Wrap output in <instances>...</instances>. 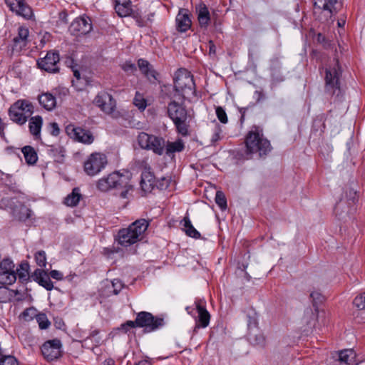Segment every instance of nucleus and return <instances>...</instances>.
Masks as SVG:
<instances>
[{
	"label": "nucleus",
	"mask_w": 365,
	"mask_h": 365,
	"mask_svg": "<svg viewBox=\"0 0 365 365\" xmlns=\"http://www.w3.org/2000/svg\"><path fill=\"white\" fill-rule=\"evenodd\" d=\"M96 187L101 192H108L114 189L115 195L122 199H128L129 192L133 190V186L128 176L120 174L119 172H113L99 179Z\"/></svg>",
	"instance_id": "obj_1"
},
{
	"label": "nucleus",
	"mask_w": 365,
	"mask_h": 365,
	"mask_svg": "<svg viewBox=\"0 0 365 365\" xmlns=\"http://www.w3.org/2000/svg\"><path fill=\"white\" fill-rule=\"evenodd\" d=\"M245 153L247 155L258 154L263 158L272 150L269 140L264 137L262 130L258 126H253L245 138Z\"/></svg>",
	"instance_id": "obj_2"
},
{
	"label": "nucleus",
	"mask_w": 365,
	"mask_h": 365,
	"mask_svg": "<svg viewBox=\"0 0 365 365\" xmlns=\"http://www.w3.org/2000/svg\"><path fill=\"white\" fill-rule=\"evenodd\" d=\"M334 61L332 65L330 64L325 68L324 92L330 98H334V101H336L339 100L341 96L340 78L342 74V69L339 60L334 58Z\"/></svg>",
	"instance_id": "obj_3"
},
{
	"label": "nucleus",
	"mask_w": 365,
	"mask_h": 365,
	"mask_svg": "<svg viewBox=\"0 0 365 365\" xmlns=\"http://www.w3.org/2000/svg\"><path fill=\"white\" fill-rule=\"evenodd\" d=\"M149 225L145 219H139L133 222L128 228H123L118 232V242L123 247H129L142 239V235Z\"/></svg>",
	"instance_id": "obj_4"
},
{
	"label": "nucleus",
	"mask_w": 365,
	"mask_h": 365,
	"mask_svg": "<svg viewBox=\"0 0 365 365\" xmlns=\"http://www.w3.org/2000/svg\"><path fill=\"white\" fill-rule=\"evenodd\" d=\"M167 114L173 121L178 133L183 136L188 135V112L183 103L175 100L170 101L167 106Z\"/></svg>",
	"instance_id": "obj_5"
},
{
	"label": "nucleus",
	"mask_w": 365,
	"mask_h": 365,
	"mask_svg": "<svg viewBox=\"0 0 365 365\" xmlns=\"http://www.w3.org/2000/svg\"><path fill=\"white\" fill-rule=\"evenodd\" d=\"M174 88L175 91L180 93L183 100L191 101L196 96L193 76L185 68H180L175 73Z\"/></svg>",
	"instance_id": "obj_6"
},
{
	"label": "nucleus",
	"mask_w": 365,
	"mask_h": 365,
	"mask_svg": "<svg viewBox=\"0 0 365 365\" xmlns=\"http://www.w3.org/2000/svg\"><path fill=\"white\" fill-rule=\"evenodd\" d=\"M34 112L33 104L25 99L16 101L8 110L10 120L19 125H24Z\"/></svg>",
	"instance_id": "obj_7"
},
{
	"label": "nucleus",
	"mask_w": 365,
	"mask_h": 365,
	"mask_svg": "<svg viewBox=\"0 0 365 365\" xmlns=\"http://www.w3.org/2000/svg\"><path fill=\"white\" fill-rule=\"evenodd\" d=\"M93 103L113 118H124L128 112L125 110H117L116 102L113 96L106 91H101L96 96Z\"/></svg>",
	"instance_id": "obj_8"
},
{
	"label": "nucleus",
	"mask_w": 365,
	"mask_h": 365,
	"mask_svg": "<svg viewBox=\"0 0 365 365\" xmlns=\"http://www.w3.org/2000/svg\"><path fill=\"white\" fill-rule=\"evenodd\" d=\"M138 143L142 149L152 150L158 155L164 153L165 140L162 137L141 132L138 136Z\"/></svg>",
	"instance_id": "obj_9"
},
{
	"label": "nucleus",
	"mask_w": 365,
	"mask_h": 365,
	"mask_svg": "<svg viewBox=\"0 0 365 365\" xmlns=\"http://www.w3.org/2000/svg\"><path fill=\"white\" fill-rule=\"evenodd\" d=\"M138 327L143 328L144 332H152L163 327L165 324L164 319L156 317L148 312H139L135 318Z\"/></svg>",
	"instance_id": "obj_10"
},
{
	"label": "nucleus",
	"mask_w": 365,
	"mask_h": 365,
	"mask_svg": "<svg viewBox=\"0 0 365 365\" xmlns=\"http://www.w3.org/2000/svg\"><path fill=\"white\" fill-rule=\"evenodd\" d=\"M107 163L106 155L99 153H92L84 163V171L90 176L96 175L105 168Z\"/></svg>",
	"instance_id": "obj_11"
},
{
	"label": "nucleus",
	"mask_w": 365,
	"mask_h": 365,
	"mask_svg": "<svg viewBox=\"0 0 365 365\" xmlns=\"http://www.w3.org/2000/svg\"><path fill=\"white\" fill-rule=\"evenodd\" d=\"M65 130L67 135L75 141L86 145H90L94 141V136L88 130L69 124L66 127Z\"/></svg>",
	"instance_id": "obj_12"
},
{
	"label": "nucleus",
	"mask_w": 365,
	"mask_h": 365,
	"mask_svg": "<svg viewBox=\"0 0 365 365\" xmlns=\"http://www.w3.org/2000/svg\"><path fill=\"white\" fill-rule=\"evenodd\" d=\"M59 54L57 51H48L46 56L37 61L38 67L48 73H57L59 71Z\"/></svg>",
	"instance_id": "obj_13"
},
{
	"label": "nucleus",
	"mask_w": 365,
	"mask_h": 365,
	"mask_svg": "<svg viewBox=\"0 0 365 365\" xmlns=\"http://www.w3.org/2000/svg\"><path fill=\"white\" fill-rule=\"evenodd\" d=\"M16 280L14 264L9 259H4L0 262V283L12 284Z\"/></svg>",
	"instance_id": "obj_14"
},
{
	"label": "nucleus",
	"mask_w": 365,
	"mask_h": 365,
	"mask_svg": "<svg viewBox=\"0 0 365 365\" xmlns=\"http://www.w3.org/2000/svg\"><path fill=\"white\" fill-rule=\"evenodd\" d=\"M92 21L88 16H81L73 21L69 26L71 34L79 36L90 33L92 30Z\"/></svg>",
	"instance_id": "obj_15"
},
{
	"label": "nucleus",
	"mask_w": 365,
	"mask_h": 365,
	"mask_svg": "<svg viewBox=\"0 0 365 365\" xmlns=\"http://www.w3.org/2000/svg\"><path fill=\"white\" fill-rule=\"evenodd\" d=\"M61 343L55 339L46 341L41 346V352L47 361H53L61 356Z\"/></svg>",
	"instance_id": "obj_16"
},
{
	"label": "nucleus",
	"mask_w": 365,
	"mask_h": 365,
	"mask_svg": "<svg viewBox=\"0 0 365 365\" xmlns=\"http://www.w3.org/2000/svg\"><path fill=\"white\" fill-rule=\"evenodd\" d=\"M5 3L10 10L16 12V14L26 19L31 18L33 15L32 9L26 3L25 0H5Z\"/></svg>",
	"instance_id": "obj_17"
},
{
	"label": "nucleus",
	"mask_w": 365,
	"mask_h": 365,
	"mask_svg": "<svg viewBox=\"0 0 365 365\" xmlns=\"http://www.w3.org/2000/svg\"><path fill=\"white\" fill-rule=\"evenodd\" d=\"M11 214L15 220L25 222L31 217V210L28 208L24 203L18 200L14 202L13 200H11Z\"/></svg>",
	"instance_id": "obj_18"
},
{
	"label": "nucleus",
	"mask_w": 365,
	"mask_h": 365,
	"mask_svg": "<svg viewBox=\"0 0 365 365\" xmlns=\"http://www.w3.org/2000/svg\"><path fill=\"white\" fill-rule=\"evenodd\" d=\"M33 281L38 283L48 291L53 289V283L51 280L50 276L46 270L43 269H36L31 274Z\"/></svg>",
	"instance_id": "obj_19"
},
{
	"label": "nucleus",
	"mask_w": 365,
	"mask_h": 365,
	"mask_svg": "<svg viewBox=\"0 0 365 365\" xmlns=\"http://www.w3.org/2000/svg\"><path fill=\"white\" fill-rule=\"evenodd\" d=\"M175 22L178 31L182 33L188 31L192 25L188 11L184 9H180L176 16Z\"/></svg>",
	"instance_id": "obj_20"
},
{
	"label": "nucleus",
	"mask_w": 365,
	"mask_h": 365,
	"mask_svg": "<svg viewBox=\"0 0 365 365\" xmlns=\"http://www.w3.org/2000/svg\"><path fill=\"white\" fill-rule=\"evenodd\" d=\"M197 14V21L201 29L207 30L209 25L212 23V16H210L208 8L205 4H200L196 6Z\"/></svg>",
	"instance_id": "obj_21"
},
{
	"label": "nucleus",
	"mask_w": 365,
	"mask_h": 365,
	"mask_svg": "<svg viewBox=\"0 0 365 365\" xmlns=\"http://www.w3.org/2000/svg\"><path fill=\"white\" fill-rule=\"evenodd\" d=\"M195 304L198 316L195 329L205 328L209 325L210 314L206 309L205 307L201 304L200 302H196Z\"/></svg>",
	"instance_id": "obj_22"
},
{
	"label": "nucleus",
	"mask_w": 365,
	"mask_h": 365,
	"mask_svg": "<svg viewBox=\"0 0 365 365\" xmlns=\"http://www.w3.org/2000/svg\"><path fill=\"white\" fill-rule=\"evenodd\" d=\"M138 66L142 73L150 81L154 83L158 80V73L153 68V66L145 59H139Z\"/></svg>",
	"instance_id": "obj_23"
},
{
	"label": "nucleus",
	"mask_w": 365,
	"mask_h": 365,
	"mask_svg": "<svg viewBox=\"0 0 365 365\" xmlns=\"http://www.w3.org/2000/svg\"><path fill=\"white\" fill-rule=\"evenodd\" d=\"M29 34V29L26 26H19L18 34L13 39V49H21L27 45Z\"/></svg>",
	"instance_id": "obj_24"
},
{
	"label": "nucleus",
	"mask_w": 365,
	"mask_h": 365,
	"mask_svg": "<svg viewBox=\"0 0 365 365\" xmlns=\"http://www.w3.org/2000/svg\"><path fill=\"white\" fill-rule=\"evenodd\" d=\"M140 187L142 190L147 193L150 192L155 186L154 175L148 170H145L141 174Z\"/></svg>",
	"instance_id": "obj_25"
},
{
	"label": "nucleus",
	"mask_w": 365,
	"mask_h": 365,
	"mask_svg": "<svg viewBox=\"0 0 365 365\" xmlns=\"http://www.w3.org/2000/svg\"><path fill=\"white\" fill-rule=\"evenodd\" d=\"M115 11L120 17L131 16L133 9L130 0H114Z\"/></svg>",
	"instance_id": "obj_26"
},
{
	"label": "nucleus",
	"mask_w": 365,
	"mask_h": 365,
	"mask_svg": "<svg viewBox=\"0 0 365 365\" xmlns=\"http://www.w3.org/2000/svg\"><path fill=\"white\" fill-rule=\"evenodd\" d=\"M338 0H314V9L327 11L330 16L336 13V4Z\"/></svg>",
	"instance_id": "obj_27"
},
{
	"label": "nucleus",
	"mask_w": 365,
	"mask_h": 365,
	"mask_svg": "<svg viewBox=\"0 0 365 365\" xmlns=\"http://www.w3.org/2000/svg\"><path fill=\"white\" fill-rule=\"evenodd\" d=\"M43 125V119L40 115L31 117L29 119V128L31 134L35 139L41 138V130Z\"/></svg>",
	"instance_id": "obj_28"
},
{
	"label": "nucleus",
	"mask_w": 365,
	"mask_h": 365,
	"mask_svg": "<svg viewBox=\"0 0 365 365\" xmlns=\"http://www.w3.org/2000/svg\"><path fill=\"white\" fill-rule=\"evenodd\" d=\"M38 99L40 105L47 110H51L56 107V98L50 93H42Z\"/></svg>",
	"instance_id": "obj_29"
},
{
	"label": "nucleus",
	"mask_w": 365,
	"mask_h": 365,
	"mask_svg": "<svg viewBox=\"0 0 365 365\" xmlns=\"http://www.w3.org/2000/svg\"><path fill=\"white\" fill-rule=\"evenodd\" d=\"M180 224L183 226V230L187 236L195 239L200 238V233L192 226L188 215L183 217Z\"/></svg>",
	"instance_id": "obj_30"
},
{
	"label": "nucleus",
	"mask_w": 365,
	"mask_h": 365,
	"mask_svg": "<svg viewBox=\"0 0 365 365\" xmlns=\"http://www.w3.org/2000/svg\"><path fill=\"white\" fill-rule=\"evenodd\" d=\"M49 155L53 158L54 160L58 163H63L66 150L59 145H52L48 150Z\"/></svg>",
	"instance_id": "obj_31"
},
{
	"label": "nucleus",
	"mask_w": 365,
	"mask_h": 365,
	"mask_svg": "<svg viewBox=\"0 0 365 365\" xmlns=\"http://www.w3.org/2000/svg\"><path fill=\"white\" fill-rule=\"evenodd\" d=\"M185 148V144L181 139H178L175 142L168 141L165 143V153L167 155L170 156L175 153L182 152Z\"/></svg>",
	"instance_id": "obj_32"
},
{
	"label": "nucleus",
	"mask_w": 365,
	"mask_h": 365,
	"mask_svg": "<svg viewBox=\"0 0 365 365\" xmlns=\"http://www.w3.org/2000/svg\"><path fill=\"white\" fill-rule=\"evenodd\" d=\"M21 152L24 154L25 160L29 165H34L38 160V155L35 149L30 146L26 145L22 148Z\"/></svg>",
	"instance_id": "obj_33"
},
{
	"label": "nucleus",
	"mask_w": 365,
	"mask_h": 365,
	"mask_svg": "<svg viewBox=\"0 0 365 365\" xmlns=\"http://www.w3.org/2000/svg\"><path fill=\"white\" fill-rule=\"evenodd\" d=\"M81 198L80 190L78 187L73 189L72 192L69 194L64 200V203L70 207L76 206Z\"/></svg>",
	"instance_id": "obj_34"
},
{
	"label": "nucleus",
	"mask_w": 365,
	"mask_h": 365,
	"mask_svg": "<svg viewBox=\"0 0 365 365\" xmlns=\"http://www.w3.org/2000/svg\"><path fill=\"white\" fill-rule=\"evenodd\" d=\"M327 117L324 113H321L317 115L313 120L312 129L313 130L317 132L320 131V133H323L325 130V121Z\"/></svg>",
	"instance_id": "obj_35"
},
{
	"label": "nucleus",
	"mask_w": 365,
	"mask_h": 365,
	"mask_svg": "<svg viewBox=\"0 0 365 365\" xmlns=\"http://www.w3.org/2000/svg\"><path fill=\"white\" fill-rule=\"evenodd\" d=\"M29 269V264L27 262L20 264L19 268H17L16 272V277H19V281L24 282L29 280L31 277Z\"/></svg>",
	"instance_id": "obj_36"
},
{
	"label": "nucleus",
	"mask_w": 365,
	"mask_h": 365,
	"mask_svg": "<svg viewBox=\"0 0 365 365\" xmlns=\"http://www.w3.org/2000/svg\"><path fill=\"white\" fill-rule=\"evenodd\" d=\"M356 357V353L352 349H344L339 352V361L346 364H350Z\"/></svg>",
	"instance_id": "obj_37"
},
{
	"label": "nucleus",
	"mask_w": 365,
	"mask_h": 365,
	"mask_svg": "<svg viewBox=\"0 0 365 365\" xmlns=\"http://www.w3.org/2000/svg\"><path fill=\"white\" fill-rule=\"evenodd\" d=\"M249 340L251 344L259 346H263L265 342L264 336L259 331L255 334L250 332L249 334Z\"/></svg>",
	"instance_id": "obj_38"
},
{
	"label": "nucleus",
	"mask_w": 365,
	"mask_h": 365,
	"mask_svg": "<svg viewBox=\"0 0 365 365\" xmlns=\"http://www.w3.org/2000/svg\"><path fill=\"white\" fill-rule=\"evenodd\" d=\"M133 104L140 110L143 111L147 107V101L139 92H136L133 98Z\"/></svg>",
	"instance_id": "obj_39"
},
{
	"label": "nucleus",
	"mask_w": 365,
	"mask_h": 365,
	"mask_svg": "<svg viewBox=\"0 0 365 365\" xmlns=\"http://www.w3.org/2000/svg\"><path fill=\"white\" fill-rule=\"evenodd\" d=\"M36 319L41 329H46L51 325L50 321L44 313H38Z\"/></svg>",
	"instance_id": "obj_40"
},
{
	"label": "nucleus",
	"mask_w": 365,
	"mask_h": 365,
	"mask_svg": "<svg viewBox=\"0 0 365 365\" xmlns=\"http://www.w3.org/2000/svg\"><path fill=\"white\" fill-rule=\"evenodd\" d=\"M215 202L222 210L227 209V199L225 194L222 191H217L215 195Z\"/></svg>",
	"instance_id": "obj_41"
},
{
	"label": "nucleus",
	"mask_w": 365,
	"mask_h": 365,
	"mask_svg": "<svg viewBox=\"0 0 365 365\" xmlns=\"http://www.w3.org/2000/svg\"><path fill=\"white\" fill-rule=\"evenodd\" d=\"M38 311L34 307H29L26 309L21 314L22 318L27 322H29L36 317Z\"/></svg>",
	"instance_id": "obj_42"
},
{
	"label": "nucleus",
	"mask_w": 365,
	"mask_h": 365,
	"mask_svg": "<svg viewBox=\"0 0 365 365\" xmlns=\"http://www.w3.org/2000/svg\"><path fill=\"white\" fill-rule=\"evenodd\" d=\"M0 365H19V363L11 355L0 354Z\"/></svg>",
	"instance_id": "obj_43"
},
{
	"label": "nucleus",
	"mask_w": 365,
	"mask_h": 365,
	"mask_svg": "<svg viewBox=\"0 0 365 365\" xmlns=\"http://www.w3.org/2000/svg\"><path fill=\"white\" fill-rule=\"evenodd\" d=\"M36 264L41 267H46V255L43 250H40L36 252L34 255Z\"/></svg>",
	"instance_id": "obj_44"
},
{
	"label": "nucleus",
	"mask_w": 365,
	"mask_h": 365,
	"mask_svg": "<svg viewBox=\"0 0 365 365\" xmlns=\"http://www.w3.org/2000/svg\"><path fill=\"white\" fill-rule=\"evenodd\" d=\"M123 287V284L122 282L118 279H115L110 282V286L108 287L109 289H112L110 290V292H112L113 294H118Z\"/></svg>",
	"instance_id": "obj_45"
},
{
	"label": "nucleus",
	"mask_w": 365,
	"mask_h": 365,
	"mask_svg": "<svg viewBox=\"0 0 365 365\" xmlns=\"http://www.w3.org/2000/svg\"><path fill=\"white\" fill-rule=\"evenodd\" d=\"M215 113L218 120L222 123L225 124L228 122L227 113L222 107L217 106L215 108Z\"/></svg>",
	"instance_id": "obj_46"
},
{
	"label": "nucleus",
	"mask_w": 365,
	"mask_h": 365,
	"mask_svg": "<svg viewBox=\"0 0 365 365\" xmlns=\"http://www.w3.org/2000/svg\"><path fill=\"white\" fill-rule=\"evenodd\" d=\"M353 304L359 309H365V292L356 296L354 299Z\"/></svg>",
	"instance_id": "obj_47"
},
{
	"label": "nucleus",
	"mask_w": 365,
	"mask_h": 365,
	"mask_svg": "<svg viewBox=\"0 0 365 365\" xmlns=\"http://www.w3.org/2000/svg\"><path fill=\"white\" fill-rule=\"evenodd\" d=\"M170 182V178L163 177L155 182V186L160 190H165L169 187Z\"/></svg>",
	"instance_id": "obj_48"
},
{
	"label": "nucleus",
	"mask_w": 365,
	"mask_h": 365,
	"mask_svg": "<svg viewBox=\"0 0 365 365\" xmlns=\"http://www.w3.org/2000/svg\"><path fill=\"white\" fill-rule=\"evenodd\" d=\"M310 297L312 299L313 306L316 307L315 310L317 311V304L322 303L324 300V297L319 292H312Z\"/></svg>",
	"instance_id": "obj_49"
},
{
	"label": "nucleus",
	"mask_w": 365,
	"mask_h": 365,
	"mask_svg": "<svg viewBox=\"0 0 365 365\" xmlns=\"http://www.w3.org/2000/svg\"><path fill=\"white\" fill-rule=\"evenodd\" d=\"M135 327H138L137 324H135V320H128L124 324H121L120 327L118 328V329L123 331L124 333H127L130 329Z\"/></svg>",
	"instance_id": "obj_50"
},
{
	"label": "nucleus",
	"mask_w": 365,
	"mask_h": 365,
	"mask_svg": "<svg viewBox=\"0 0 365 365\" xmlns=\"http://www.w3.org/2000/svg\"><path fill=\"white\" fill-rule=\"evenodd\" d=\"M122 69L128 73H133L135 71H136V67L134 63H132L131 62H125L122 66Z\"/></svg>",
	"instance_id": "obj_51"
},
{
	"label": "nucleus",
	"mask_w": 365,
	"mask_h": 365,
	"mask_svg": "<svg viewBox=\"0 0 365 365\" xmlns=\"http://www.w3.org/2000/svg\"><path fill=\"white\" fill-rule=\"evenodd\" d=\"M346 197L348 200L354 202L356 200V191L353 188H349L346 190Z\"/></svg>",
	"instance_id": "obj_52"
},
{
	"label": "nucleus",
	"mask_w": 365,
	"mask_h": 365,
	"mask_svg": "<svg viewBox=\"0 0 365 365\" xmlns=\"http://www.w3.org/2000/svg\"><path fill=\"white\" fill-rule=\"evenodd\" d=\"M48 274L50 276V278L52 277L53 279H56V280H62L63 279V274L61 272H59L58 270H56V269L51 270V271H50Z\"/></svg>",
	"instance_id": "obj_53"
},
{
	"label": "nucleus",
	"mask_w": 365,
	"mask_h": 365,
	"mask_svg": "<svg viewBox=\"0 0 365 365\" xmlns=\"http://www.w3.org/2000/svg\"><path fill=\"white\" fill-rule=\"evenodd\" d=\"M221 128L219 126H217L215 128L214 133L211 138V142L212 143L217 142L220 138Z\"/></svg>",
	"instance_id": "obj_54"
},
{
	"label": "nucleus",
	"mask_w": 365,
	"mask_h": 365,
	"mask_svg": "<svg viewBox=\"0 0 365 365\" xmlns=\"http://www.w3.org/2000/svg\"><path fill=\"white\" fill-rule=\"evenodd\" d=\"M50 127H51V134L53 136H57L59 135L60 133V128L58 127V125L57 123H51L50 124Z\"/></svg>",
	"instance_id": "obj_55"
},
{
	"label": "nucleus",
	"mask_w": 365,
	"mask_h": 365,
	"mask_svg": "<svg viewBox=\"0 0 365 365\" xmlns=\"http://www.w3.org/2000/svg\"><path fill=\"white\" fill-rule=\"evenodd\" d=\"M7 289L5 287H0V303L6 302Z\"/></svg>",
	"instance_id": "obj_56"
},
{
	"label": "nucleus",
	"mask_w": 365,
	"mask_h": 365,
	"mask_svg": "<svg viewBox=\"0 0 365 365\" xmlns=\"http://www.w3.org/2000/svg\"><path fill=\"white\" fill-rule=\"evenodd\" d=\"M212 26L215 31H220V21L217 19V17H215L214 15L212 17Z\"/></svg>",
	"instance_id": "obj_57"
},
{
	"label": "nucleus",
	"mask_w": 365,
	"mask_h": 365,
	"mask_svg": "<svg viewBox=\"0 0 365 365\" xmlns=\"http://www.w3.org/2000/svg\"><path fill=\"white\" fill-rule=\"evenodd\" d=\"M255 96L256 97L257 101L259 102L264 98V95L261 91H256L255 92Z\"/></svg>",
	"instance_id": "obj_58"
},
{
	"label": "nucleus",
	"mask_w": 365,
	"mask_h": 365,
	"mask_svg": "<svg viewBox=\"0 0 365 365\" xmlns=\"http://www.w3.org/2000/svg\"><path fill=\"white\" fill-rule=\"evenodd\" d=\"M317 40L319 43H322L325 46L327 40L326 37L324 35H322V34H318Z\"/></svg>",
	"instance_id": "obj_59"
},
{
	"label": "nucleus",
	"mask_w": 365,
	"mask_h": 365,
	"mask_svg": "<svg viewBox=\"0 0 365 365\" xmlns=\"http://www.w3.org/2000/svg\"><path fill=\"white\" fill-rule=\"evenodd\" d=\"M209 53L210 54L216 53V47L212 41H209Z\"/></svg>",
	"instance_id": "obj_60"
},
{
	"label": "nucleus",
	"mask_w": 365,
	"mask_h": 365,
	"mask_svg": "<svg viewBox=\"0 0 365 365\" xmlns=\"http://www.w3.org/2000/svg\"><path fill=\"white\" fill-rule=\"evenodd\" d=\"M101 365H115V361L113 359H106Z\"/></svg>",
	"instance_id": "obj_61"
},
{
	"label": "nucleus",
	"mask_w": 365,
	"mask_h": 365,
	"mask_svg": "<svg viewBox=\"0 0 365 365\" xmlns=\"http://www.w3.org/2000/svg\"><path fill=\"white\" fill-rule=\"evenodd\" d=\"M99 332L100 331L98 329H94V330L91 331L89 334L88 338H95L96 336L98 335Z\"/></svg>",
	"instance_id": "obj_62"
},
{
	"label": "nucleus",
	"mask_w": 365,
	"mask_h": 365,
	"mask_svg": "<svg viewBox=\"0 0 365 365\" xmlns=\"http://www.w3.org/2000/svg\"><path fill=\"white\" fill-rule=\"evenodd\" d=\"M246 110H247V108H242L240 109V112L241 113V119H240L241 122H242L244 120Z\"/></svg>",
	"instance_id": "obj_63"
},
{
	"label": "nucleus",
	"mask_w": 365,
	"mask_h": 365,
	"mask_svg": "<svg viewBox=\"0 0 365 365\" xmlns=\"http://www.w3.org/2000/svg\"><path fill=\"white\" fill-rule=\"evenodd\" d=\"M135 365H151L150 362L147 361V360H143V361H139L137 364Z\"/></svg>",
	"instance_id": "obj_64"
}]
</instances>
